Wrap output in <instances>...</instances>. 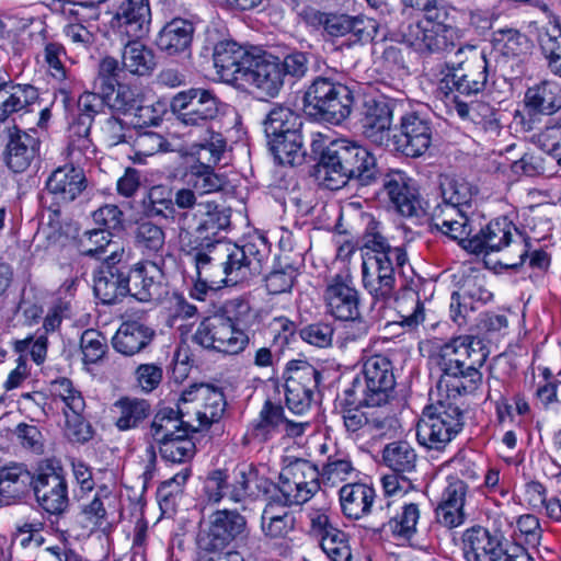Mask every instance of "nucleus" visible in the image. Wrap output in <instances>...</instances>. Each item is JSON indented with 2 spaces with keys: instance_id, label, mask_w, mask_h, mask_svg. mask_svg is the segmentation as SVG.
I'll use <instances>...</instances> for the list:
<instances>
[{
  "instance_id": "obj_17",
  "label": "nucleus",
  "mask_w": 561,
  "mask_h": 561,
  "mask_svg": "<svg viewBox=\"0 0 561 561\" xmlns=\"http://www.w3.org/2000/svg\"><path fill=\"white\" fill-rule=\"evenodd\" d=\"M320 373L307 362L291 363L285 381L288 409L298 415L310 409L313 391L318 388Z\"/></svg>"
},
{
  "instance_id": "obj_16",
  "label": "nucleus",
  "mask_w": 561,
  "mask_h": 561,
  "mask_svg": "<svg viewBox=\"0 0 561 561\" xmlns=\"http://www.w3.org/2000/svg\"><path fill=\"white\" fill-rule=\"evenodd\" d=\"M245 531L247 520L238 512L217 511L210 515L208 527L198 533L197 546L204 551H219L231 541L242 538Z\"/></svg>"
},
{
  "instance_id": "obj_11",
  "label": "nucleus",
  "mask_w": 561,
  "mask_h": 561,
  "mask_svg": "<svg viewBox=\"0 0 561 561\" xmlns=\"http://www.w3.org/2000/svg\"><path fill=\"white\" fill-rule=\"evenodd\" d=\"M363 283L364 287L380 304L386 307V237L381 222L371 219L363 236Z\"/></svg>"
},
{
  "instance_id": "obj_55",
  "label": "nucleus",
  "mask_w": 561,
  "mask_h": 561,
  "mask_svg": "<svg viewBox=\"0 0 561 561\" xmlns=\"http://www.w3.org/2000/svg\"><path fill=\"white\" fill-rule=\"evenodd\" d=\"M542 533L539 518L534 514H524L517 517L514 535L526 546L537 548L541 542Z\"/></svg>"
},
{
  "instance_id": "obj_59",
  "label": "nucleus",
  "mask_w": 561,
  "mask_h": 561,
  "mask_svg": "<svg viewBox=\"0 0 561 561\" xmlns=\"http://www.w3.org/2000/svg\"><path fill=\"white\" fill-rule=\"evenodd\" d=\"M233 476L228 496L239 503L251 494L250 484L257 478V472L251 465H242L234 470Z\"/></svg>"
},
{
  "instance_id": "obj_12",
  "label": "nucleus",
  "mask_w": 561,
  "mask_h": 561,
  "mask_svg": "<svg viewBox=\"0 0 561 561\" xmlns=\"http://www.w3.org/2000/svg\"><path fill=\"white\" fill-rule=\"evenodd\" d=\"M231 211L215 201H201L195 210L178 215L179 237L198 241H214L220 231L230 226Z\"/></svg>"
},
{
  "instance_id": "obj_34",
  "label": "nucleus",
  "mask_w": 561,
  "mask_h": 561,
  "mask_svg": "<svg viewBox=\"0 0 561 561\" xmlns=\"http://www.w3.org/2000/svg\"><path fill=\"white\" fill-rule=\"evenodd\" d=\"M122 49V70L135 76H148L156 68V57L151 48L140 39L125 38Z\"/></svg>"
},
{
  "instance_id": "obj_8",
  "label": "nucleus",
  "mask_w": 561,
  "mask_h": 561,
  "mask_svg": "<svg viewBox=\"0 0 561 561\" xmlns=\"http://www.w3.org/2000/svg\"><path fill=\"white\" fill-rule=\"evenodd\" d=\"M427 405L417 423L416 437L421 445L440 450L461 431L462 412L455 400L458 397L439 396Z\"/></svg>"
},
{
  "instance_id": "obj_27",
  "label": "nucleus",
  "mask_w": 561,
  "mask_h": 561,
  "mask_svg": "<svg viewBox=\"0 0 561 561\" xmlns=\"http://www.w3.org/2000/svg\"><path fill=\"white\" fill-rule=\"evenodd\" d=\"M88 186L82 169L72 164L57 168L47 179L46 187L61 203L73 202Z\"/></svg>"
},
{
  "instance_id": "obj_26",
  "label": "nucleus",
  "mask_w": 561,
  "mask_h": 561,
  "mask_svg": "<svg viewBox=\"0 0 561 561\" xmlns=\"http://www.w3.org/2000/svg\"><path fill=\"white\" fill-rule=\"evenodd\" d=\"M388 197L391 208L403 217L417 216L422 209L414 182L403 172H388Z\"/></svg>"
},
{
  "instance_id": "obj_62",
  "label": "nucleus",
  "mask_w": 561,
  "mask_h": 561,
  "mask_svg": "<svg viewBox=\"0 0 561 561\" xmlns=\"http://www.w3.org/2000/svg\"><path fill=\"white\" fill-rule=\"evenodd\" d=\"M66 426L65 435L72 443L83 444L92 438L93 431L81 413L65 410Z\"/></svg>"
},
{
  "instance_id": "obj_23",
  "label": "nucleus",
  "mask_w": 561,
  "mask_h": 561,
  "mask_svg": "<svg viewBox=\"0 0 561 561\" xmlns=\"http://www.w3.org/2000/svg\"><path fill=\"white\" fill-rule=\"evenodd\" d=\"M127 295L139 301H150L159 296L162 271L153 262H137L124 266Z\"/></svg>"
},
{
  "instance_id": "obj_36",
  "label": "nucleus",
  "mask_w": 561,
  "mask_h": 561,
  "mask_svg": "<svg viewBox=\"0 0 561 561\" xmlns=\"http://www.w3.org/2000/svg\"><path fill=\"white\" fill-rule=\"evenodd\" d=\"M124 266L104 267L94 279L93 290L104 305H113L127 296Z\"/></svg>"
},
{
  "instance_id": "obj_5",
  "label": "nucleus",
  "mask_w": 561,
  "mask_h": 561,
  "mask_svg": "<svg viewBox=\"0 0 561 561\" xmlns=\"http://www.w3.org/2000/svg\"><path fill=\"white\" fill-rule=\"evenodd\" d=\"M456 57L459 60L453 64L451 71L440 80L438 89L454 102L461 118L476 122L474 112L480 104H468L460 96L477 95L485 90L490 78L489 62L485 55L472 45L459 46Z\"/></svg>"
},
{
  "instance_id": "obj_61",
  "label": "nucleus",
  "mask_w": 561,
  "mask_h": 561,
  "mask_svg": "<svg viewBox=\"0 0 561 561\" xmlns=\"http://www.w3.org/2000/svg\"><path fill=\"white\" fill-rule=\"evenodd\" d=\"M51 392L59 397L70 412H83L84 399L80 391L73 388L72 382L67 378H60L51 382Z\"/></svg>"
},
{
  "instance_id": "obj_14",
  "label": "nucleus",
  "mask_w": 561,
  "mask_h": 561,
  "mask_svg": "<svg viewBox=\"0 0 561 561\" xmlns=\"http://www.w3.org/2000/svg\"><path fill=\"white\" fill-rule=\"evenodd\" d=\"M193 340L205 348L226 354H238L249 344L250 337L224 313H216L204 319L198 325Z\"/></svg>"
},
{
  "instance_id": "obj_33",
  "label": "nucleus",
  "mask_w": 561,
  "mask_h": 561,
  "mask_svg": "<svg viewBox=\"0 0 561 561\" xmlns=\"http://www.w3.org/2000/svg\"><path fill=\"white\" fill-rule=\"evenodd\" d=\"M151 412L150 403L145 399L122 397L112 405L115 425L119 431L138 427Z\"/></svg>"
},
{
  "instance_id": "obj_43",
  "label": "nucleus",
  "mask_w": 561,
  "mask_h": 561,
  "mask_svg": "<svg viewBox=\"0 0 561 561\" xmlns=\"http://www.w3.org/2000/svg\"><path fill=\"white\" fill-rule=\"evenodd\" d=\"M199 131V138L190 146L191 153L197 156L198 160H205L209 164H217L227 147L225 137L209 128L194 129Z\"/></svg>"
},
{
  "instance_id": "obj_15",
  "label": "nucleus",
  "mask_w": 561,
  "mask_h": 561,
  "mask_svg": "<svg viewBox=\"0 0 561 561\" xmlns=\"http://www.w3.org/2000/svg\"><path fill=\"white\" fill-rule=\"evenodd\" d=\"M399 283L394 295L388 293V340L413 332L424 321L419 294L407 285L405 279Z\"/></svg>"
},
{
  "instance_id": "obj_46",
  "label": "nucleus",
  "mask_w": 561,
  "mask_h": 561,
  "mask_svg": "<svg viewBox=\"0 0 561 561\" xmlns=\"http://www.w3.org/2000/svg\"><path fill=\"white\" fill-rule=\"evenodd\" d=\"M495 51L503 59H519L528 54L530 42L528 37L517 30H500L494 37Z\"/></svg>"
},
{
  "instance_id": "obj_52",
  "label": "nucleus",
  "mask_w": 561,
  "mask_h": 561,
  "mask_svg": "<svg viewBox=\"0 0 561 561\" xmlns=\"http://www.w3.org/2000/svg\"><path fill=\"white\" fill-rule=\"evenodd\" d=\"M284 420L283 408L270 400L265 401L253 426L254 436L261 440H266L273 432L280 431Z\"/></svg>"
},
{
  "instance_id": "obj_1",
  "label": "nucleus",
  "mask_w": 561,
  "mask_h": 561,
  "mask_svg": "<svg viewBox=\"0 0 561 561\" xmlns=\"http://www.w3.org/2000/svg\"><path fill=\"white\" fill-rule=\"evenodd\" d=\"M187 254L196 271L195 290L197 298L207 289H218L222 285H236L262 272L265 251L255 243L242 245L224 241L190 240Z\"/></svg>"
},
{
  "instance_id": "obj_19",
  "label": "nucleus",
  "mask_w": 561,
  "mask_h": 561,
  "mask_svg": "<svg viewBox=\"0 0 561 561\" xmlns=\"http://www.w3.org/2000/svg\"><path fill=\"white\" fill-rule=\"evenodd\" d=\"M150 22L149 0H124L111 19L110 26L122 38L140 39L149 33Z\"/></svg>"
},
{
  "instance_id": "obj_44",
  "label": "nucleus",
  "mask_w": 561,
  "mask_h": 561,
  "mask_svg": "<svg viewBox=\"0 0 561 561\" xmlns=\"http://www.w3.org/2000/svg\"><path fill=\"white\" fill-rule=\"evenodd\" d=\"M301 129L290 131L288 136L273 138L268 141L270 150L279 164L296 165L305 160V150L302 148Z\"/></svg>"
},
{
  "instance_id": "obj_45",
  "label": "nucleus",
  "mask_w": 561,
  "mask_h": 561,
  "mask_svg": "<svg viewBox=\"0 0 561 561\" xmlns=\"http://www.w3.org/2000/svg\"><path fill=\"white\" fill-rule=\"evenodd\" d=\"M213 165L201 162L190 167L186 184L199 196L221 191L226 184L225 179L214 172Z\"/></svg>"
},
{
  "instance_id": "obj_7",
  "label": "nucleus",
  "mask_w": 561,
  "mask_h": 561,
  "mask_svg": "<svg viewBox=\"0 0 561 561\" xmlns=\"http://www.w3.org/2000/svg\"><path fill=\"white\" fill-rule=\"evenodd\" d=\"M463 249L474 254H490L504 251L499 264L505 268H516L527 256V242L515 225L506 218L489 222L470 238Z\"/></svg>"
},
{
  "instance_id": "obj_39",
  "label": "nucleus",
  "mask_w": 561,
  "mask_h": 561,
  "mask_svg": "<svg viewBox=\"0 0 561 561\" xmlns=\"http://www.w3.org/2000/svg\"><path fill=\"white\" fill-rule=\"evenodd\" d=\"M324 30L331 36H345L351 34L353 42L366 41L373 37L376 26L371 21H364L359 18H352L345 14L329 15Z\"/></svg>"
},
{
  "instance_id": "obj_56",
  "label": "nucleus",
  "mask_w": 561,
  "mask_h": 561,
  "mask_svg": "<svg viewBox=\"0 0 561 561\" xmlns=\"http://www.w3.org/2000/svg\"><path fill=\"white\" fill-rule=\"evenodd\" d=\"M473 187L463 179H448L442 183L443 201L457 207H462L471 202Z\"/></svg>"
},
{
  "instance_id": "obj_10",
  "label": "nucleus",
  "mask_w": 561,
  "mask_h": 561,
  "mask_svg": "<svg viewBox=\"0 0 561 561\" xmlns=\"http://www.w3.org/2000/svg\"><path fill=\"white\" fill-rule=\"evenodd\" d=\"M226 405L220 389L206 383L192 385L179 399V413L184 419L182 422L195 433L218 422Z\"/></svg>"
},
{
  "instance_id": "obj_2",
  "label": "nucleus",
  "mask_w": 561,
  "mask_h": 561,
  "mask_svg": "<svg viewBox=\"0 0 561 561\" xmlns=\"http://www.w3.org/2000/svg\"><path fill=\"white\" fill-rule=\"evenodd\" d=\"M486 357L483 342L473 335H459L440 345L436 363L442 374L436 392L447 397L473 393L482 382L480 368Z\"/></svg>"
},
{
  "instance_id": "obj_28",
  "label": "nucleus",
  "mask_w": 561,
  "mask_h": 561,
  "mask_svg": "<svg viewBox=\"0 0 561 561\" xmlns=\"http://www.w3.org/2000/svg\"><path fill=\"white\" fill-rule=\"evenodd\" d=\"M39 144L36 130L15 129L10 134L5 148L8 167L15 173L25 171L37 157Z\"/></svg>"
},
{
  "instance_id": "obj_37",
  "label": "nucleus",
  "mask_w": 561,
  "mask_h": 561,
  "mask_svg": "<svg viewBox=\"0 0 561 561\" xmlns=\"http://www.w3.org/2000/svg\"><path fill=\"white\" fill-rule=\"evenodd\" d=\"M135 248L145 256L161 255L165 247L163 228L151 220L138 221L133 230Z\"/></svg>"
},
{
  "instance_id": "obj_6",
  "label": "nucleus",
  "mask_w": 561,
  "mask_h": 561,
  "mask_svg": "<svg viewBox=\"0 0 561 561\" xmlns=\"http://www.w3.org/2000/svg\"><path fill=\"white\" fill-rule=\"evenodd\" d=\"M364 375V411L357 408L344 411V424L350 432H357L364 424L380 430L386 423V356L376 354L367 358Z\"/></svg>"
},
{
  "instance_id": "obj_38",
  "label": "nucleus",
  "mask_w": 561,
  "mask_h": 561,
  "mask_svg": "<svg viewBox=\"0 0 561 561\" xmlns=\"http://www.w3.org/2000/svg\"><path fill=\"white\" fill-rule=\"evenodd\" d=\"M141 208L147 218L172 219L178 222L180 213L174 207L172 192L167 186L150 187L141 201Z\"/></svg>"
},
{
  "instance_id": "obj_64",
  "label": "nucleus",
  "mask_w": 561,
  "mask_h": 561,
  "mask_svg": "<svg viewBox=\"0 0 561 561\" xmlns=\"http://www.w3.org/2000/svg\"><path fill=\"white\" fill-rule=\"evenodd\" d=\"M473 454L471 451L460 450L458 451L448 462L454 477H461L468 481H476L480 477L479 468L472 459Z\"/></svg>"
},
{
  "instance_id": "obj_51",
  "label": "nucleus",
  "mask_w": 561,
  "mask_h": 561,
  "mask_svg": "<svg viewBox=\"0 0 561 561\" xmlns=\"http://www.w3.org/2000/svg\"><path fill=\"white\" fill-rule=\"evenodd\" d=\"M280 479H291L293 483L296 481L300 486L316 492L319 490V471L311 462L305 459H296L287 465L280 471Z\"/></svg>"
},
{
  "instance_id": "obj_13",
  "label": "nucleus",
  "mask_w": 561,
  "mask_h": 561,
  "mask_svg": "<svg viewBox=\"0 0 561 561\" xmlns=\"http://www.w3.org/2000/svg\"><path fill=\"white\" fill-rule=\"evenodd\" d=\"M171 111L176 121L186 127L203 129L219 114L220 101L208 89L192 88L176 93L171 100Z\"/></svg>"
},
{
  "instance_id": "obj_9",
  "label": "nucleus",
  "mask_w": 561,
  "mask_h": 561,
  "mask_svg": "<svg viewBox=\"0 0 561 561\" xmlns=\"http://www.w3.org/2000/svg\"><path fill=\"white\" fill-rule=\"evenodd\" d=\"M304 101L308 115L327 123L340 124L350 116L354 98L348 87L318 77L305 92Z\"/></svg>"
},
{
  "instance_id": "obj_30",
  "label": "nucleus",
  "mask_w": 561,
  "mask_h": 561,
  "mask_svg": "<svg viewBox=\"0 0 561 561\" xmlns=\"http://www.w3.org/2000/svg\"><path fill=\"white\" fill-rule=\"evenodd\" d=\"M461 540L466 561H491L501 546L500 537L480 525L467 528Z\"/></svg>"
},
{
  "instance_id": "obj_4",
  "label": "nucleus",
  "mask_w": 561,
  "mask_h": 561,
  "mask_svg": "<svg viewBox=\"0 0 561 561\" xmlns=\"http://www.w3.org/2000/svg\"><path fill=\"white\" fill-rule=\"evenodd\" d=\"M376 158L364 147L340 138L332 140L322 151L316 176L328 190H339L350 180L369 184L376 178Z\"/></svg>"
},
{
  "instance_id": "obj_29",
  "label": "nucleus",
  "mask_w": 561,
  "mask_h": 561,
  "mask_svg": "<svg viewBox=\"0 0 561 561\" xmlns=\"http://www.w3.org/2000/svg\"><path fill=\"white\" fill-rule=\"evenodd\" d=\"M194 24L185 19L175 18L168 22L157 37L158 48L168 56H179L190 51Z\"/></svg>"
},
{
  "instance_id": "obj_18",
  "label": "nucleus",
  "mask_w": 561,
  "mask_h": 561,
  "mask_svg": "<svg viewBox=\"0 0 561 561\" xmlns=\"http://www.w3.org/2000/svg\"><path fill=\"white\" fill-rule=\"evenodd\" d=\"M33 489L38 504L49 514H62L69 505L67 481L61 469L47 462L36 474Z\"/></svg>"
},
{
  "instance_id": "obj_21",
  "label": "nucleus",
  "mask_w": 561,
  "mask_h": 561,
  "mask_svg": "<svg viewBox=\"0 0 561 561\" xmlns=\"http://www.w3.org/2000/svg\"><path fill=\"white\" fill-rule=\"evenodd\" d=\"M214 66L224 82L237 84L241 82L253 61V54L232 41H222L214 47Z\"/></svg>"
},
{
  "instance_id": "obj_42",
  "label": "nucleus",
  "mask_w": 561,
  "mask_h": 561,
  "mask_svg": "<svg viewBox=\"0 0 561 561\" xmlns=\"http://www.w3.org/2000/svg\"><path fill=\"white\" fill-rule=\"evenodd\" d=\"M264 133L272 141L273 138L288 136L290 131L301 129L302 123L298 114L284 105L273 106L263 121Z\"/></svg>"
},
{
  "instance_id": "obj_50",
  "label": "nucleus",
  "mask_w": 561,
  "mask_h": 561,
  "mask_svg": "<svg viewBox=\"0 0 561 561\" xmlns=\"http://www.w3.org/2000/svg\"><path fill=\"white\" fill-rule=\"evenodd\" d=\"M34 479L35 477L31 474L25 465L0 460V492L12 493L22 491L26 485L33 484Z\"/></svg>"
},
{
  "instance_id": "obj_31",
  "label": "nucleus",
  "mask_w": 561,
  "mask_h": 561,
  "mask_svg": "<svg viewBox=\"0 0 561 561\" xmlns=\"http://www.w3.org/2000/svg\"><path fill=\"white\" fill-rule=\"evenodd\" d=\"M154 336V331L139 321H126L121 324L113 337V347L133 356L146 348Z\"/></svg>"
},
{
  "instance_id": "obj_20",
  "label": "nucleus",
  "mask_w": 561,
  "mask_h": 561,
  "mask_svg": "<svg viewBox=\"0 0 561 561\" xmlns=\"http://www.w3.org/2000/svg\"><path fill=\"white\" fill-rule=\"evenodd\" d=\"M432 127L430 123L415 113L401 116L400 133L393 134L394 150L407 157L424 154L432 144Z\"/></svg>"
},
{
  "instance_id": "obj_40",
  "label": "nucleus",
  "mask_w": 561,
  "mask_h": 561,
  "mask_svg": "<svg viewBox=\"0 0 561 561\" xmlns=\"http://www.w3.org/2000/svg\"><path fill=\"white\" fill-rule=\"evenodd\" d=\"M375 491L365 484H347L340 490L343 513L348 518L358 519L370 511Z\"/></svg>"
},
{
  "instance_id": "obj_35",
  "label": "nucleus",
  "mask_w": 561,
  "mask_h": 561,
  "mask_svg": "<svg viewBox=\"0 0 561 561\" xmlns=\"http://www.w3.org/2000/svg\"><path fill=\"white\" fill-rule=\"evenodd\" d=\"M38 99L37 89L31 84L0 83V122L20 112Z\"/></svg>"
},
{
  "instance_id": "obj_54",
  "label": "nucleus",
  "mask_w": 561,
  "mask_h": 561,
  "mask_svg": "<svg viewBox=\"0 0 561 561\" xmlns=\"http://www.w3.org/2000/svg\"><path fill=\"white\" fill-rule=\"evenodd\" d=\"M105 103L106 101L95 92H84L81 94L78 100L80 114L77 124L72 125V128L82 127L83 133L90 134L91 123L94 116L101 113Z\"/></svg>"
},
{
  "instance_id": "obj_25",
  "label": "nucleus",
  "mask_w": 561,
  "mask_h": 561,
  "mask_svg": "<svg viewBox=\"0 0 561 561\" xmlns=\"http://www.w3.org/2000/svg\"><path fill=\"white\" fill-rule=\"evenodd\" d=\"M328 309L339 320H355L359 316L358 294L347 277L335 276L327 286Z\"/></svg>"
},
{
  "instance_id": "obj_58",
  "label": "nucleus",
  "mask_w": 561,
  "mask_h": 561,
  "mask_svg": "<svg viewBox=\"0 0 561 561\" xmlns=\"http://www.w3.org/2000/svg\"><path fill=\"white\" fill-rule=\"evenodd\" d=\"M80 348L83 354L84 364H95L106 353V339L99 331L85 330L80 339Z\"/></svg>"
},
{
  "instance_id": "obj_63",
  "label": "nucleus",
  "mask_w": 561,
  "mask_h": 561,
  "mask_svg": "<svg viewBox=\"0 0 561 561\" xmlns=\"http://www.w3.org/2000/svg\"><path fill=\"white\" fill-rule=\"evenodd\" d=\"M296 279V270L286 265L279 270H273L265 277V286L271 295L289 293Z\"/></svg>"
},
{
  "instance_id": "obj_24",
  "label": "nucleus",
  "mask_w": 561,
  "mask_h": 561,
  "mask_svg": "<svg viewBox=\"0 0 561 561\" xmlns=\"http://www.w3.org/2000/svg\"><path fill=\"white\" fill-rule=\"evenodd\" d=\"M310 531L331 561L352 560L347 535L333 526L328 515L320 513L314 514L311 517Z\"/></svg>"
},
{
  "instance_id": "obj_48",
  "label": "nucleus",
  "mask_w": 561,
  "mask_h": 561,
  "mask_svg": "<svg viewBox=\"0 0 561 561\" xmlns=\"http://www.w3.org/2000/svg\"><path fill=\"white\" fill-rule=\"evenodd\" d=\"M539 46L548 70L561 78V27L553 24L539 36Z\"/></svg>"
},
{
  "instance_id": "obj_22",
  "label": "nucleus",
  "mask_w": 561,
  "mask_h": 561,
  "mask_svg": "<svg viewBox=\"0 0 561 561\" xmlns=\"http://www.w3.org/2000/svg\"><path fill=\"white\" fill-rule=\"evenodd\" d=\"M280 59L270 54L253 55L251 67L243 72L240 84H250L261 93L274 98L284 85Z\"/></svg>"
},
{
  "instance_id": "obj_49",
  "label": "nucleus",
  "mask_w": 561,
  "mask_h": 561,
  "mask_svg": "<svg viewBox=\"0 0 561 561\" xmlns=\"http://www.w3.org/2000/svg\"><path fill=\"white\" fill-rule=\"evenodd\" d=\"M420 518V511L416 504L404 503L402 512L392 517L388 524L391 535L399 545H404L416 533V524Z\"/></svg>"
},
{
  "instance_id": "obj_41",
  "label": "nucleus",
  "mask_w": 561,
  "mask_h": 561,
  "mask_svg": "<svg viewBox=\"0 0 561 561\" xmlns=\"http://www.w3.org/2000/svg\"><path fill=\"white\" fill-rule=\"evenodd\" d=\"M184 419L179 413V404L176 410L172 408L160 409L153 416L150 424L148 435L153 442L160 444L169 438H173L182 431L192 432L182 421Z\"/></svg>"
},
{
  "instance_id": "obj_3",
  "label": "nucleus",
  "mask_w": 561,
  "mask_h": 561,
  "mask_svg": "<svg viewBox=\"0 0 561 561\" xmlns=\"http://www.w3.org/2000/svg\"><path fill=\"white\" fill-rule=\"evenodd\" d=\"M424 13L422 19L407 20L391 32V41L403 43L419 53L443 54L459 44L458 31L444 23L445 11L436 0H401Z\"/></svg>"
},
{
  "instance_id": "obj_32",
  "label": "nucleus",
  "mask_w": 561,
  "mask_h": 561,
  "mask_svg": "<svg viewBox=\"0 0 561 561\" xmlns=\"http://www.w3.org/2000/svg\"><path fill=\"white\" fill-rule=\"evenodd\" d=\"M524 103L534 113L552 115L561 108V85L542 80L526 90Z\"/></svg>"
},
{
  "instance_id": "obj_53",
  "label": "nucleus",
  "mask_w": 561,
  "mask_h": 561,
  "mask_svg": "<svg viewBox=\"0 0 561 561\" xmlns=\"http://www.w3.org/2000/svg\"><path fill=\"white\" fill-rule=\"evenodd\" d=\"M111 232L106 229H92L85 231L79 240L81 254L94 259H102L107 249L112 247Z\"/></svg>"
},
{
  "instance_id": "obj_57",
  "label": "nucleus",
  "mask_w": 561,
  "mask_h": 561,
  "mask_svg": "<svg viewBox=\"0 0 561 561\" xmlns=\"http://www.w3.org/2000/svg\"><path fill=\"white\" fill-rule=\"evenodd\" d=\"M294 525L295 518L293 514L275 516L271 508H264L262 513V530L270 538H285L294 529Z\"/></svg>"
},
{
  "instance_id": "obj_60",
  "label": "nucleus",
  "mask_w": 561,
  "mask_h": 561,
  "mask_svg": "<svg viewBox=\"0 0 561 561\" xmlns=\"http://www.w3.org/2000/svg\"><path fill=\"white\" fill-rule=\"evenodd\" d=\"M416 455L407 442L388 445V468L394 472H405L414 468Z\"/></svg>"
},
{
  "instance_id": "obj_47",
  "label": "nucleus",
  "mask_w": 561,
  "mask_h": 561,
  "mask_svg": "<svg viewBox=\"0 0 561 561\" xmlns=\"http://www.w3.org/2000/svg\"><path fill=\"white\" fill-rule=\"evenodd\" d=\"M190 433L182 431L175 437L158 444L161 457L173 463L190 462L196 453L195 443L188 437Z\"/></svg>"
}]
</instances>
